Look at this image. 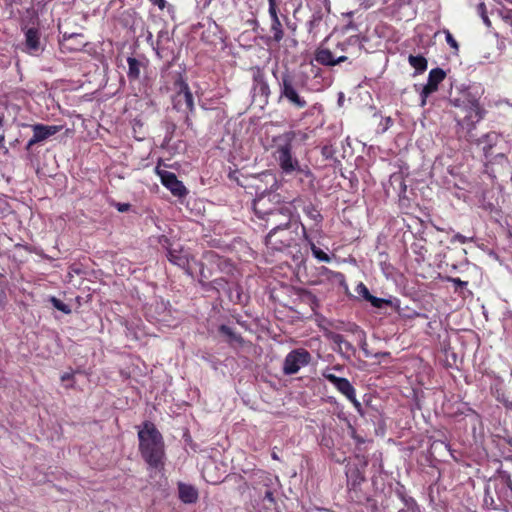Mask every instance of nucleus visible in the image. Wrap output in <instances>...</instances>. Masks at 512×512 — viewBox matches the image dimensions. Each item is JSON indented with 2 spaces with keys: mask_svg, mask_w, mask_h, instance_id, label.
<instances>
[{
  "mask_svg": "<svg viewBox=\"0 0 512 512\" xmlns=\"http://www.w3.org/2000/svg\"><path fill=\"white\" fill-rule=\"evenodd\" d=\"M449 101L464 114L462 117L456 114L455 120L462 129L467 130V139L472 141L471 132L485 114V110L480 105L479 92L471 86L456 87L455 90L451 87Z\"/></svg>",
  "mask_w": 512,
  "mask_h": 512,
  "instance_id": "obj_1",
  "label": "nucleus"
},
{
  "mask_svg": "<svg viewBox=\"0 0 512 512\" xmlns=\"http://www.w3.org/2000/svg\"><path fill=\"white\" fill-rule=\"evenodd\" d=\"M139 452L149 469L161 471L165 465V443L151 421H144L138 430Z\"/></svg>",
  "mask_w": 512,
  "mask_h": 512,
  "instance_id": "obj_2",
  "label": "nucleus"
},
{
  "mask_svg": "<svg viewBox=\"0 0 512 512\" xmlns=\"http://www.w3.org/2000/svg\"><path fill=\"white\" fill-rule=\"evenodd\" d=\"M362 44L358 35L333 43L331 37L325 38L316 49L314 58L323 66H336L348 60L349 55L360 54Z\"/></svg>",
  "mask_w": 512,
  "mask_h": 512,
  "instance_id": "obj_3",
  "label": "nucleus"
},
{
  "mask_svg": "<svg viewBox=\"0 0 512 512\" xmlns=\"http://www.w3.org/2000/svg\"><path fill=\"white\" fill-rule=\"evenodd\" d=\"M278 86V102H285L297 110L307 107L308 102L302 95L304 90H308L307 77L297 75L286 69L278 74L276 70L272 72Z\"/></svg>",
  "mask_w": 512,
  "mask_h": 512,
  "instance_id": "obj_4",
  "label": "nucleus"
},
{
  "mask_svg": "<svg viewBox=\"0 0 512 512\" xmlns=\"http://www.w3.org/2000/svg\"><path fill=\"white\" fill-rule=\"evenodd\" d=\"M308 139V134L301 130H289L276 137H274V157L278 162L279 167L285 174H291L295 171L305 173L306 176H312L311 171L303 170L300 167L299 161L292 154L293 143L296 140L305 142Z\"/></svg>",
  "mask_w": 512,
  "mask_h": 512,
  "instance_id": "obj_5",
  "label": "nucleus"
},
{
  "mask_svg": "<svg viewBox=\"0 0 512 512\" xmlns=\"http://www.w3.org/2000/svg\"><path fill=\"white\" fill-rule=\"evenodd\" d=\"M158 243L166 250L168 261L183 269L186 274L192 276L195 266L202 268V263L198 262L188 249H185L180 244L174 245L167 236L161 235Z\"/></svg>",
  "mask_w": 512,
  "mask_h": 512,
  "instance_id": "obj_6",
  "label": "nucleus"
},
{
  "mask_svg": "<svg viewBox=\"0 0 512 512\" xmlns=\"http://www.w3.org/2000/svg\"><path fill=\"white\" fill-rule=\"evenodd\" d=\"M303 224L296 222L285 227L270 230L265 237V245L271 251L281 252L297 244L299 229Z\"/></svg>",
  "mask_w": 512,
  "mask_h": 512,
  "instance_id": "obj_7",
  "label": "nucleus"
},
{
  "mask_svg": "<svg viewBox=\"0 0 512 512\" xmlns=\"http://www.w3.org/2000/svg\"><path fill=\"white\" fill-rule=\"evenodd\" d=\"M175 94L172 97V105L175 110L185 114V124L192 125L191 116L195 113L194 97L189 85L181 74H178L174 83Z\"/></svg>",
  "mask_w": 512,
  "mask_h": 512,
  "instance_id": "obj_8",
  "label": "nucleus"
},
{
  "mask_svg": "<svg viewBox=\"0 0 512 512\" xmlns=\"http://www.w3.org/2000/svg\"><path fill=\"white\" fill-rule=\"evenodd\" d=\"M494 490L499 503H496L486 490L485 503L490 504L493 509H499L502 506L512 504V479L506 471H499L493 479Z\"/></svg>",
  "mask_w": 512,
  "mask_h": 512,
  "instance_id": "obj_9",
  "label": "nucleus"
},
{
  "mask_svg": "<svg viewBox=\"0 0 512 512\" xmlns=\"http://www.w3.org/2000/svg\"><path fill=\"white\" fill-rule=\"evenodd\" d=\"M296 222V220H293L291 207L288 205H281L265 219L257 223L264 229L270 228V230H275Z\"/></svg>",
  "mask_w": 512,
  "mask_h": 512,
  "instance_id": "obj_10",
  "label": "nucleus"
},
{
  "mask_svg": "<svg viewBox=\"0 0 512 512\" xmlns=\"http://www.w3.org/2000/svg\"><path fill=\"white\" fill-rule=\"evenodd\" d=\"M162 165H164L163 160L159 159L155 167V173L159 176L162 185L167 188L173 196L178 198L185 197L188 194V190L182 181L178 180L175 173L161 169Z\"/></svg>",
  "mask_w": 512,
  "mask_h": 512,
  "instance_id": "obj_11",
  "label": "nucleus"
},
{
  "mask_svg": "<svg viewBox=\"0 0 512 512\" xmlns=\"http://www.w3.org/2000/svg\"><path fill=\"white\" fill-rule=\"evenodd\" d=\"M279 201L280 196L272 192L265 193L257 197L253 201V211L258 221L261 222L270 215V213L279 208L282 205Z\"/></svg>",
  "mask_w": 512,
  "mask_h": 512,
  "instance_id": "obj_12",
  "label": "nucleus"
},
{
  "mask_svg": "<svg viewBox=\"0 0 512 512\" xmlns=\"http://www.w3.org/2000/svg\"><path fill=\"white\" fill-rule=\"evenodd\" d=\"M311 358L310 352L304 348H297L290 351L283 362V373L285 375L296 374L302 367L310 363Z\"/></svg>",
  "mask_w": 512,
  "mask_h": 512,
  "instance_id": "obj_13",
  "label": "nucleus"
},
{
  "mask_svg": "<svg viewBox=\"0 0 512 512\" xmlns=\"http://www.w3.org/2000/svg\"><path fill=\"white\" fill-rule=\"evenodd\" d=\"M250 72L254 97H260L263 104H268L271 90L264 69L259 66H254L250 68Z\"/></svg>",
  "mask_w": 512,
  "mask_h": 512,
  "instance_id": "obj_14",
  "label": "nucleus"
},
{
  "mask_svg": "<svg viewBox=\"0 0 512 512\" xmlns=\"http://www.w3.org/2000/svg\"><path fill=\"white\" fill-rule=\"evenodd\" d=\"M31 128L33 131V136L25 146L26 151H30L34 145L44 142L49 137L60 132L63 127L61 125H45L38 123L31 125Z\"/></svg>",
  "mask_w": 512,
  "mask_h": 512,
  "instance_id": "obj_15",
  "label": "nucleus"
},
{
  "mask_svg": "<svg viewBox=\"0 0 512 512\" xmlns=\"http://www.w3.org/2000/svg\"><path fill=\"white\" fill-rule=\"evenodd\" d=\"M446 78V73L442 68L431 69L428 75V81L423 86L420 93L421 106H425L427 98L438 90L439 84Z\"/></svg>",
  "mask_w": 512,
  "mask_h": 512,
  "instance_id": "obj_16",
  "label": "nucleus"
},
{
  "mask_svg": "<svg viewBox=\"0 0 512 512\" xmlns=\"http://www.w3.org/2000/svg\"><path fill=\"white\" fill-rule=\"evenodd\" d=\"M322 376L329 381L334 387L343 394L347 399H354L355 388L348 379L338 377L329 370H324Z\"/></svg>",
  "mask_w": 512,
  "mask_h": 512,
  "instance_id": "obj_17",
  "label": "nucleus"
},
{
  "mask_svg": "<svg viewBox=\"0 0 512 512\" xmlns=\"http://www.w3.org/2000/svg\"><path fill=\"white\" fill-rule=\"evenodd\" d=\"M60 45L63 50L69 52L81 51L87 45L82 33L63 34Z\"/></svg>",
  "mask_w": 512,
  "mask_h": 512,
  "instance_id": "obj_18",
  "label": "nucleus"
},
{
  "mask_svg": "<svg viewBox=\"0 0 512 512\" xmlns=\"http://www.w3.org/2000/svg\"><path fill=\"white\" fill-rule=\"evenodd\" d=\"M42 50L41 33L38 28L30 27L25 31V51L31 55Z\"/></svg>",
  "mask_w": 512,
  "mask_h": 512,
  "instance_id": "obj_19",
  "label": "nucleus"
},
{
  "mask_svg": "<svg viewBox=\"0 0 512 512\" xmlns=\"http://www.w3.org/2000/svg\"><path fill=\"white\" fill-rule=\"evenodd\" d=\"M499 141V135L492 131L477 139L476 144L481 147L484 157L486 159H490L494 155L493 149L496 147Z\"/></svg>",
  "mask_w": 512,
  "mask_h": 512,
  "instance_id": "obj_20",
  "label": "nucleus"
},
{
  "mask_svg": "<svg viewBox=\"0 0 512 512\" xmlns=\"http://www.w3.org/2000/svg\"><path fill=\"white\" fill-rule=\"evenodd\" d=\"M179 499L185 504L196 503L199 498L198 490L190 484L180 482L178 484Z\"/></svg>",
  "mask_w": 512,
  "mask_h": 512,
  "instance_id": "obj_21",
  "label": "nucleus"
},
{
  "mask_svg": "<svg viewBox=\"0 0 512 512\" xmlns=\"http://www.w3.org/2000/svg\"><path fill=\"white\" fill-rule=\"evenodd\" d=\"M397 496L403 504L398 512H422L417 501L413 497L407 495L404 491L397 490Z\"/></svg>",
  "mask_w": 512,
  "mask_h": 512,
  "instance_id": "obj_22",
  "label": "nucleus"
},
{
  "mask_svg": "<svg viewBox=\"0 0 512 512\" xmlns=\"http://www.w3.org/2000/svg\"><path fill=\"white\" fill-rule=\"evenodd\" d=\"M302 235H303L304 239L307 241L308 245L310 246L312 254L315 258H317L319 261H322V262H330L331 261L330 256L327 253H325L324 251H322L320 248H318L315 245V243L313 242V240L309 237L305 226H302Z\"/></svg>",
  "mask_w": 512,
  "mask_h": 512,
  "instance_id": "obj_23",
  "label": "nucleus"
},
{
  "mask_svg": "<svg viewBox=\"0 0 512 512\" xmlns=\"http://www.w3.org/2000/svg\"><path fill=\"white\" fill-rule=\"evenodd\" d=\"M127 63H128L127 76L129 78V80L130 81L138 80L140 77V70L142 67V63L134 57H128Z\"/></svg>",
  "mask_w": 512,
  "mask_h": 512,
  "instance_id": "obj_24",
  "label": "nucleus"
},
{
  "mask_svg": "<svg viewBox=\"0 0 512 512\" xmlns=\"http://www.w3.org/2000/svg\"><path fill=\"white\" fill-rule=\"evenodd\" d=\"M408 62L418 74L423 73L427 69V59L422 55H409Z\"/></svg>",
  "mask_w": 512,
  "mask_h": 512,
  "instance_id": "obj_25",
  "label": "nucleus"
},
{
  "mask_svg": "<svg viewBox=\"0 0 512 512\" xmlns=\"http://www.w3.org/2000/svg\"><path fill=\"white\" fill-rule=\"evenodd\" d=\"M219 332L225 336H227L230 340V342H236L240 345L243 344L244 342V339L243 337L240 335V334H236L231 327L225 325V324H222L220 325L219 327Z\"/></svg>",
  "mask_w": 512,
  "mask_h": 512,
  "instance_id": "obj_26",
  "label": "nucleus"
},
{
  "mask_svg": "<svg viewBox=\"0 0 512 512\" xmlns=\"http://www.w3.org/2000/svg\"><path fill=\"white\" fill-rule=\"evenodd\" d=\"M205 258L208 259L210 262H213V263L217 264V266L221 270H223L225 267L231 266L230 262L227 259L219 256L214 251L206 252L205 253Z\"/></svg>",
  "mask_w": 512,
  "mask_h": 512,
  "instance_id": "obj_27",
  "label": "nucleus"
},
{
  "mask_svg": "<svg viewBox=\"0 0 512 512\" xmlns=\"http://www.w3.org/2000/svg\"><path fill=\"white\" fill-rule=\"evenodd\" d=\"M305 215L315 222L316 225H320L323 221V216L320 211L312 204H309L303 209Z\"/></svg>",
  "mask_w": 512,
  "mask_h": 512,
  "instance_id": "obj_28",
  "label": "nucleus"
},
{
  "mask_svg": "<svg viewBox=\"0 0 512 512\" xmlns=\"http://www.w3.org/2000/svg\"><path fill=\"white\" fill-rule=\"evenodd\" d=\"M270 30L273 34V40L279 43L284 37V31L282 29V24L280 20L272 21Z\"/></svg>",
  "mask_w": 512,
  "mask_h": 512,
  "instance_id": "obj_29",
  "label": "nucleus"
},
{
  "mask_svg": "<svg viewBox=\"0 0 512 512\" xmlns=\"http://www.w3.org/2000/svg\"><path fill=\"white\" fill-rule=\"evenodd\" d=\"M368 302L375 308L381 309L384 306H394V303L391 299L378 298L376 296H371Z\"/></svg>",
  "mask_w": 512,
  "mask_h": 512,
  "instance_id": "obj_30",
  "label": "nucleus"
},
{
  "mask_svg": "<svg viewBox=\"0 0 512 512\" xmlns=\"http://www.w3.org/2000/svg\"><path fill=\"white\" fill-rule=\"evenodd\" d=\"M50 302L52 303V305L54 306V308H56L57 310L65 313V314H70L71 313V308L69 305L65 304L63 301H61L60 299L56 298V297H51L50 299Z\"/></svg>",
  "mask_w": 512,
  "mask_h": 512,
  "instance_id": "obj_31",
  "label": "nucleus"
},
{
  "mask_svg": "<svg viewBox=\"0 0 512 512\" xmlns=\"http://www.w3.org/2000/svg\"><path fill=\"white\" fill-rule=\"evenodd\" d=\"M356 291L366 301H368L369 298H371L372 296L367 286L362 282L358 284V286L356 287Z\"/></svg>",
  "mask_w": 512,
  "mask_h": 512,
  "instance_id": "obj_32",
  "label": "nucleus"
},
{
  "mask_svg": "<svg viewBox=\"0 0 512 512\" xmlns=\"http://www.w3.org/2000/svg\"><path fill=\"white\" fill-rule=\"evenodd\" d=\"M331 340L337 344V345H342L344 344V346L348 349L351 347V344L345 339V337L342 335V334H338V333H333L331 335Z\"/></svg>",
  "mask_w": 512,
  "mask_h": 512,
  "instance_id": "obj_33",
  "label": "nucleus"
},
{
  "mask_svg": "<svg viewBox=\"0 0 512 512\" xmlns=\"http://www.w3.org/2000/svg\"><path fill=\"white\" fill-rule=\"evenodd\" d=\"M444 34H445V39H446V42L447 44L453 48L455 51H458L459 49V44L458 42L455 40V38L453 37V35L450 33L449 30L445 29L444 31Z\"/></svg>",
  "mask_w": 512,
  "mask_h": 512,
  "instance_id": "obj_34",
  "label": "nucleus"
},
{
  "mask_svg": "<svg viewBox=\"0 0 512 512\" xmlns=\"http://www.w3.org/2000/svg\"><path fill=\"white\" fill-rule=\"evenodd\" d=\"M446 280L448 282L453 283L455 291H458V289H462L468 285L467 281H462L460 278H454V277H447Z\"/></svg>",
  "mask_w": 512,
  "mask_h": 512,
  "instance_id": "obj_35",
  "label": "nucleus"
},
{
  "mask_svg": "<svg viewBox=\"0 0 512 512\" xmlns=\"http://www.w3.org/2000/svg\"><path fill=\"white\" fill-rule=\"evenodd\" d=\"M477 10L479 12V14L481 15L482 19H483V22L487 25V26H490L491 25V22L487 16V12H486V5L485 3L481 2L478 4L477 6Z\"/></svg>",
  "mask_w": 512,
  "mask_h": 512,
  "instance_id": "obj_36",
  "label": "nucleus"
},
{
  "mask_svg": "<svg viewBox=\"0 0 512 512\" xmlns=\"http://www.w3.org/2000/svg\"><path fill=\"white\" fill-rule=\"evenodd\" d=\"M268 3H269V14L271 16V20L272 21L279 20L278 15H277L276 0H268Z\"/></svg>",
  "mask_w": 512,
  "mask_h": 512,
  "instance_id": "obj_37",
  "label": "nucleus"
},
{
  "mask_svg": "<svg viewBox=\"0 0 512 512\" xmlns=\"http://www.w3.org/2000/svg\"><path fill=\"white\" fill-rule=\"evenodd\" d=\"M362 350L364 352L365 357L381 358V357H390V355H391L390 352H388V351L371 354L364 346H362Z\"/></svg>",
  "mask_w": 512,
  "mask_h": 512,
  "instance_id": "obj_38",
  "label": "nucleus"
},
{
  "mask_svg": "<svg viewBox=\"0 0 512 512\" xmlns=\"http://www.w3.org/2000/svg\"><path fill=\"white\" fill-rule=\"evenodd\" d=\"M470 239L467 238L466 236L460 234V233H456L453 238H452V242H459L461 244H465L469 241Z\"/></svg>",
  "mask_w": 512,
  "mask_h": 512,
  "instance_id": "obj_39",
  "label": "nucleus"
},
{
  "mask_svg": "<svg viewBox=\"0 0 512 512\" xmlns=\"http://www.w3.org/2000/svg\"><path fill=\"white\" fill-rule=\"evenodd\" d=\"M116 209L119 211V212H127L130 210L131 208V205L129 203H117L115 205Z\"/></svg>",
  "mask_w": 512,
  "mask_h": 512,
  "instance_id": "obj_40",
  "label": "nucleus"
},
{
  "mask_svg": "<svg viewBox=\"0 0 512 512\" xmlns=\"http://www.w3.org/2000/svg\"><path fill=\"white\" fill-rule=\"evenodd\" d=\"M152 4L158 6L159 9L163 10L166 6V0H149Z\"/></svg>",
  "mask_w": 512,
  "mask_h": 512,
  "instance_id": "obj_41",
  "label": "nucleus"
},
{
  "mask_svg": "<svg viewBox=\"0 0 512 512\" xmlns=\"http://www.w3.org/2000/svg\"><path fill=\"white\" fill-rule=\"evenodd\" d=\"M264 499L268 500L270 503H274L275 502L274 493L271 490H269V489L266 490L265 495H264Z\"/></svg>",
  "mask_w": 512,
  "mask_h": 512,
  "instance_id": "obj_42",
  "label": "nucleus"
},
{
  "mask_svg": "<svg viewBox=\"0 0 512 512\" xmlns=\"http://www.w3.org/2000/svg\"><path fill=\"white\" fill-rule=\"evenodd\" d=\"M74 376L72 373H64L62 376H61V381L62 382H65V381H70V380H73Z\"/></svg>",
  "mask_w": 512,
  "mask_h": 512,
  "instance_id": "obj_43",
  "label": "nucleus"
},
{
  "mask_svg": "<svg viewBox=\"0 0 512 512\" xmlns=\"http://www.w3.org/2000/svg\"><path fill=\"white\" fill-rule=\"evenodd\" d=\"M348 400L353 403L355 408L359 409L361 407L360 402L356 398V391L354 392V399H348Z\"/></svg>",
  "mask_w": 512,
  "mask_h": 512,
  "instance_id": "obj_44",
  "label": "nucleus"
},
{
  "mask_svg": "<svg viewBox=\"0 0 512 512\" xmlns=\"http://www.w3.org/2000/svg\"><path fill=\"white\" fill-rule=\"evenodd\" d=\"M212 284H215L217 286H223L224 284H226V281L224 278H217L212 281Z\"/></svg>",
  "mask_w": 512,
  "mask_h": 512,
  "instance_id": "obj_45",
  "label": "nucleus"
},
{
  "mask_svg": "<svg viewBox=\"0 0 512 512\" xmlns=\"http://www.w3.org/2000/svg\"><path fill=\"white\" fill-rule=\"evenodd\" d=\"M352 437L358 444H362L365 442V440L361 436L356 435L355 432L353 433Z\"/></svg>",
  "mask_w": 512,
  "mask_h": 512,
  "instance_id": "obj_46",
  "label": "nucleus"
},
{
  "mask_svg": "<svg viewBox=\"0 0 512 512\" xmlns=\"http://www.w3.org/2000/svg\"><path fill=\"white\" fill-rule=\"evenodd\" d=\"M37 5L44 3L45 0H33Z\"/></svg>",
  "mask_w": 512,
  "mask_h": 512,
  "instance_id": "obj_47",
  "label": "nucleus"
},
{
  "mask_svg": "<svg viewBox=\"0 0 512 512\" xmlns=\"http://www.w3.org/2000/svg\"><path fill=\"white\" fill-rule=\"evenodd\" d=\"M4 142V136L0 135V147L3 145Z\"/></svg>",
  "mask_w": 512,
  "mask_h": 512,
  "instance_id": "obj_48",
  "label": "nucleus"
},
{
  "mask_svg": "<svg viewBox=\"0 0 512 512\" xmlns=\"http://www.w3.org/2000/svg\"><path fill=\"white\" fill-rule=\"evenodd\" d=\"M272 458H273V459L278 460V456H277V454H276V453H273V454H272Z\"/></svg>",
  "mask_w": 512,
  "mask_h": 512,
  "instance_id": "obj_49",
  "label": "nucleus"
},
{
  "mask_svg": "<svg viewBox=\"0 0 512 512\" xmlns=\"http://www.w3.org/2000/svg\"><path fill=\"white\" fill-rule=\"evenodd\" d=\"M495 156L504 157V154L503 153H497Z\"/></svg>",
  "mask_w": 512,
  "mask_h": 512,
  "instance_id": "obj_50",
  "label": "nucleus"
},
{
  "mask_svg": "<svg viewBox=\"0 0 512 512\" xmlns=\"http://www.w3.org/2000/svg\"><path fill=\"white\" fill-rule=\"evenodd\" d=\"M3 123V118L0 116V126L2 125Z\"/></svg>",
  "mask_w": 512,
  "mask_h": 512,
  "instance_id": "obj_51",
  "label": "nucleus"
},
{
  "mask_svg": "<svg viewBox=\"0 0 512 512\" xmlns=\"http://www.w3.org/2000/svg\"><path fill=\"white\" fill-rule=\"evenodd\" d=\"M325 2H327L328 0H324Z\"/></svg>",
  "mask_w": 512,
  "mask_h": 512,
  "instance_id": "obj_52",
  "label": "nucleus"
}]
</instances>
